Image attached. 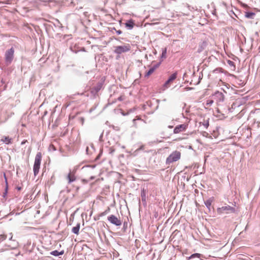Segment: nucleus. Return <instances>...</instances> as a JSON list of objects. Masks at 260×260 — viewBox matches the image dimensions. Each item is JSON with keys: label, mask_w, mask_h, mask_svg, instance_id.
<instances>
[{"label": "nucleus", "mask_w": 260, "mask_h": 260, "mask_svg": "<svg viewBox=\"0 0 260 260\" xmlns=\"http://www.w3.org/2000/svg\"><path fill=\"white\" fill-rule=\"evenodd\" d=\"M160 64V62L157 63V64L154 65L153 67H152V68H155V70L159 66Z\"/></svg>", "instance_id": "nucleus-29"}, {"label": "nucleus", "mask_w": 260, "mask_h": 260, "mask_svg": "<svg viewBox=\"0 0 260 260\" xmlns=\"http://www.w3.org/2000/svg\"><path fill=\"white\" fill-rule=\"evenodd\" d=\"M36 3L38 5H42L44 6H50V4L51 3H55V1L54 0H47V1H44V0H36L35 1Z\"/></svg>", "instance_id": "nucleus-8"}, {"label": "nucleus", "mask_w": 260, "mask_h": 260, "mask_svg": "<svg viewBox=\"0 0 260 260\" xmlns=\"http://www.w3.org/2000/svg\"><path fill=\"white\" fill-rule=\"evenodd\" d=\"M80 228V223H78L76 226H74L72 229V232L76 235L79 234V231Z\"/></svg>", "instance_id": "nucleus-15"}, {"label": "nucleus", "mask_w": 260, "mask_h": 260, "mask_svg": "<svg viewBox=\"0 0 260 260\" xmlns=\"http://www.w3.org/2000/svg\"><path fill=\"white\" fill-rule=\"evenodd\" d=\"M208 135V134L207 132H204L203 134V136L206 137Z\"/></svg>", "instance_id": "nucleus-34"}, {"label": "nucleus", "mask_w": 260, "mask_h": 260, "mask_svg": "<svg viewBox=\"0 0 260 260\" xmlns=\"http://www.w3.org/2000/svg\"><path fill=\"white\" fill-rule=\"evenodd\" d=\"M11 139L9 137L4 136L1 139V141L5 143L6 144H9L11 143Z\"/></svg>", "instance_id": "nucleus-17"}, {"label": "nucleus", "mask_w": 260, "mask_h": 260, "mask_svg": "<svg viewBox=\"0 0 260 260\" xmlns=\"http://www.w3.org/2000/svg\"><path fill=\"white\" fill-rule=\"evenodd\" d=\"M144 148V145H141L139 148H138L136 150V151H140V150H143Z\"/></svg>", "instance_id": "nucleus-27"}, {"label": "nucleus", "mask_w": 260, "mask_h": 260, "mask_svg": "<svg viewBox=\"0 0 260 260\" xmlns=\"http://www.w3.org/2000/svg\"><path fill=\"white\" fill-rule=\"evenodd\" d=\"M202 256V254L198 253H193L191 254L190 256L187 257L188 260L194 258H200Z\"/></svg>", "instance_id": "nucleus-19"}, {"label": "nucleus", "mask_w": 260, "mask_h": 260, "mask_svg": "<svg viewBox=\"0 0 260 260\" xmlns=\"http://www.w3.org/2000/svg\"><path fill=\"white\" fill-rule=\"evenodd\" d=\"M135 22L133 19H129L126 21L125 23L126 27H127L128 29H132L135 26Z\"/></svg>", "instance_id": "nucleus-10"}, {"label": "nucleus", "mask_w": 260, "mask_h": 260, "mask_svg": "<svg viewBox=\"0 0 260 260\" xmlns=\"http://www.w3.org/2000/svg\"><path fill=\"white\" fill-rule=\"evenodd\" d=\"M177 73L172 74L165 83L164 86L168 87V85L169 84V83L174 81L177 78Z\"/></svg>", "instance_id": "nucleus-9"}, {"label": "nucleus", "mask_w": 260, "mask_h": 260, "mask_svg": "<svg viewBox=\"0 0 260 260\" xmlns=\"http://www.w3.org/2000/svg\"><path fill=\"white\" fill-rule=\"evenodd\" d=\"M173 126H172V125H169V126H168V128H173Z\"/></svg>", "instance_id": "nucleus-41"}, {"label": "nucleus", "mask_w": 260, "mask_h": 260, "mask_svg": "<svg viewBox=\"0 0 260 260\" xmlns=\"http://www.w3.org/2000/svg\"><path fill=\"white\" fill-rule=\"evenodd\" d=\"M213 201V198H209L205 202V204L206 206L207 207V208H208L209 211H210V210H211L210 207H211V204H212Z\"/></svg>", "instance_id": "nucleus-13"}, {"label": "nucleus", "mask_w": 260, "mask_h": 260, "mask_svg": "<svg viewBox=\"0 0 260 260\" xmlns=\"http://www.w3.org/2000/svg\"><path fill=\"white\" fill-rule=\"evenodd\" d=\"M181 157V153L179 151H175L173 152L166 159V164L170 165L174 162L178 160Z\"/></svg>", "instance_id": "nucleus-3"}, {"label": "nucleus", "mask_w": 260, "mask_h": 260, "mask_svg": "<svg viewBox=\"0 0 260 260\" xmlns=\"http://www.w3.org/2000/svg\"><path fill=\"white\" fill-rule=\"evenodd\" d=\"M16 188H17V189L18 190H21L22 189V188H21V187H19V186H17V187H16Z\"/></svg>", "instance_id": "nucleus-38"}, {"label": "nucleus", "mask_w": 260, "mask_h": 260, "mask_svg": "<svg viewBox=\"0 0 260 260\" xmlns=\"http://www.w3.org/2000/svg\"><path fill=\"white\" fill-rule=\"evenodd\" d=\"M254 124L256 125L257 128L260 127V121H256V120H254Z\"/></svg>", "instance_id": "nucleus-25"}, {"label": "nucleus", "mask_w": 260, "mask_h": 260, "mask_svg": "<svg viewBox=\"0 0 260 260\" xmlns=\"http://www.w3.org/2000/svg\"><path fill=\"white\" fill-rule=\"evenodd\" d=\"M217 71H219L220 72H222V68H217L214 70V72H216Z\"/></svg>", "instance_id": "nucleus-28"}, {"label": "nucleus", "mask_w": 260, "mask_h": 260, "mask_svg": "<svg viewBox=\"0 0 260 260\" xmlns=\"http://www.w3.org/2000/svg\"><path fill=\"white\" fill-rule=\"evenodd\" d=\"M41 160L42 153L40 152H38L35 156V162L33 167V171L35 176H36L39 173Z\"/></svg>", "instance_id": "nucleus-1"}, {"label": "nucleus", "mask_w": 260, "mask_h": 260, "mask_svg": "<svg viewBox=\"0 0 260 260\" xmlns=\"http://www.w3.org/2000/svg\"><path fill=\"white\" fill-rule=\"evenodd\" d=\"M203 125L204 126V127L206 128H207L208 126H209V122L208 121H204L203 123Z\"/></svg>", "instance_id": "nucleus-26"}, {"label": "nucleus", "mask_w": 260, "mask_h": 260, "mask_svg": "<svg viewBox=\"0 0 260 260\" xmlns=\"http://www.w3.org/2000/svg\"><path fill=\"white\" fill-rule=\"evenodd\" d=\"M118 100L120 101H122V97L121 96L119 97L118 98Z\"/></svg>", "instance_id": "nucleus-39"}, {"label": "nucleus", "mask_w": 260, "mask_h": 260, "mask_svg": "<svg viewBox=\"0 0 260 260\" xmlns=\"http://www.w3.org/2000/svg\"><path fill=\"white\" fill-rule=\"evenodd\" d=\"M10 235H11V237H10V240H12V237H13V236H12V233H11V234H10Z\"/></svg>", "instance_id": "nucleus-42"}, {"label": "nucleus", "mask_w": 260, "mask_h": 260, "mask_svg": "<svg viewBox=\"0 0 260 260\" xmlns=\"http://www.w3.org/2000/svg\"><path fill=\"white\" fill-rule=\"evenodd\" d=\"M26 142H27V140H23V141L21 142V144L22 145H24V144Z\"/></svg>", "instance_id": "nucleus-35"}, {"label": "nucleus", "mask_w": 260, "mask_h": 260, "mask_svg": "<svg viewBox=\"0 0 260 260\" xmlns=\"http://www.w3.org/2000/svg\"><path fill=\"white\" fill-rule=\"evenodd\" d=\"M141 200L143 203L145 204H146V191L144 188H143L141 192Z\"/></svg>", "instance_id": "nucleus-11"}, {"label": "nucleus", "mask_w": 260, "mask_h": 260, "mask_svg": "<svg viewBox=\"0 0 260 260\" xmlns=\"http://www.w3.org/2000/svg\"><path fill=\"white\" fill-rule=\"evenodd\" d=\"M155 71V68H151L145 74V77L149 76L151 74H152Z\"/></svg>", "instance_id": "nucleus-21"}, {"label": "nucleus", "mask_w": 260, "mask_h": 260, "mask_svg": "<svg viewBox=\"0 0 260 260\" xmlns=\"http://www.w3.org/2000/svg\"><path fill=\"white\" fill-rule=\"evenodd\" d=\"M235 209L229 205L222 206V207L218 208L217 209V212L219 214L231 213L235 212Z\"/></svg>", "instance_id": "nucleus-5"}, {"label": "nucleus", "mask_w": 260, "mask_h": 260, "mask_svg": "<svg viewBox=\"0 0 260 260\" xmlns=\"http://www.w3.org/2000/svg\"><path fill=\"white\" fill-rule=\"evenodd\" d=\"M108 220L112 224L116 226H120L121 225L122 222L120 219L118 218L114 215H110L107 218Z\"/></svg>", "instance_id": "nucleus-6"}, {"label": "nucleus", "mask_w": 260, "mask_h": 260, "mask_svg": "<svg viewBox=\"0 0 260 260\" xmlns=\"http://www.w3.org/2000/svg\"><path fill=\"white\" fill-rule=\"evenodd\" d=\"M121 113H122V114L123 116H126V115H127L128 114V112H127V113H124V112H122Z\"/></svg>", "instance_id": "nucleus-37"}, {"label": "nucleus", "mask_w": 260, "mask_h": 260, "mask_svg": "<svg viewBox=\"0 0 260 260\" xmlns=\"http://www.w3.org/2000/svg\"><path fill=\"white\" fill-rule=\"evenodd\" d=\"M136 119H134L133 120L134 126L136 127Z\"/></svg>", "instance_id": "nucleus-33"}, {"label": "nucleus", "mask_w": 260, "mask_h": 260, "mask_svg": "<svg viewBox=\"0 0 260 260\" xmlns=\"http://www.w3.org/2000/svg\"><path fill=\"white\" fill-rule=\"evenodd\" d=\"M258 50H259V51L260 52V46H259V47H258Z\"/></svg>", "instance_id": "nucleus-46"}, {"label": "nucleus", "mask_w": 260, "mask_h": 260, "mask_svg": "<svg viewBox=\"0 0 260 260\" xmlns=\"http://www.w3.org/2000/svg\"><path fill=\"white\" fill-rule=\"evenodd\" d=\"M133 111H134V109H131L128 110V113L129 114V113L133 112Z\"/></svg>", "instance_id": "nucleus-36"}, {"label": "nucleus", "mask_w": 260, "mask_h": 260, "mask_svg": "<svg viewBox=\"0 0 260 260\" xmlns=\"http://www.w3.org/2000/svg\"><path fill=\"white\" fill-rule=\"evenodd\" d=\"M64 253V250L58 251L57 250H54L50 252V254L55 256H58L60 255H62Z\"/></svg>", "instance_id": "nucleus-16"}, {"label": "nucleus", "mask_w": 260, "mask_h": 260, "mask_svg": "<svg viewBox=\"0 0 260 260\" xmlns=\"http://www.w3.org/2000/svg\"><path fill=\"white\" fill-rule=\"evenodd\" d=\"M71 4H73V5H74V2H73V1H72V2H71Z\"/></svg>", "instance_id": "nucleus-44"}, {"label": "nucleus", "mask_w": 260, "mask_h": 260, "mask_svg": "<svg viewBox=\"0 0 260 260\" xmlns=\"http://www.w3.org/2000/svg\"><path fill=\"white\" fill-rule=\"evenodd\" d=\"M131 46L129 44H126L123 46H117L115 47L114 52L117 54H120L122 53L126 52L131 50Z\"/></svg>", "instance_id": "nucleus-4"}, {"label": "nucleus", "mask_w": 260, "mask_h": 260, "mask_svg": "<svg viewBox=\"0 0 260 260\" xmlns=\"http://www.w3.org/2000/svg\"><path fill=\"white\" fill-rule=\"evenodd\" d=\"M137 119H138V120H141V118H140V117H138V116H137Z\"/></svg>", "instance_id": "nucleus-43"}, {"label": "nucleus", "mask_w": 260, "mask_h": 260, "mask_svg": "<svg viewBox=\"0 0 260 260\" xmlns=\"http://www.w3.org/2000/svg\"><path fill=\"white\" fill-rule=\"evenodd\" d=\"M213 101L210 102V103H212Z\"/></svg>", "instance_id": "nucleus-47"}, {"label": "nucleus", "mask_w": 260, "mask_h": 260, "mask_svg": "<svg viewBox=\"0 0 260 260\" xmlns=\"http://www.w3.org/2000/svg\"><path fill=\"white\" fill-rule=\"evenodd\" d=\"M228 63H229V64L230 66H234V62H233V61H231V60H229V61H228Z\"/></svg>", "instance_id": "nucleus-32"}, {"label": "nucleus", "mask_w": 260, "mask_h": 260, "mask_svg": "<svg viewBox=\"0 0 260 260\" xmlns=\"http://www.w3.org/2000/svg\"><path fill=\"white\" fill-rule=\"evenodd\" d=\"M109 210H110V209H109V208H108V210H107L105 211L104 212H103L101 214V215H105L107 214V213L108 212V211H109Z\"/></svg>", "instance_id": "nucleus-31"}, {"label": "nucleus", "mask_w": 260, "mask_h": 260, "mask_svg": "<svg viewBox=\"0 0 260 260\" xmlns=\"http://www.w3.org/2000/svg\"><path fill=\"white\" fill-rule=\"evenodd\" d=\"M49 147H50H50H53V150H55V148L54 146L53 145H50V146H49Z\"/></svg>", "instance_id": "nucleus-40"}, {"label": "nucleus", "mask_w": 260, "mask_h": 260, "mask_svg": "<svg viewBox=\"0 0 260 260\" xmlns=\"http://www.w3.org/2000/svg\"><path fill=\"white\" fill-rule=\"evenodd\" d=\"M188 124H181L177 125L174 129L173 133L174 134H179L181 132H185L187 128Z\"/></svg>", "instance_id": "nucleus-7"}, {"label": "nucleus", "mask_w": 260, "mask_h": 260, "mask_svg": "<svg viewBox=\"0 0 260 260\" xmlns=\"http://www.w3.org/2000/svg\"><path fill=\"white\" fill-rule=\"evenodd\" d=\"M102 84L98 83L96 86H95L92 89V92H94L95 93H98L102 88Z\"/></svg>", "instance_id": "nucleus-12"}, {"label": "nucleus", "mask_w": 260, "mask_h": 260, "mask_svg": "<svg viewBox=\"0 0 260 260\" xmlns=\"http://www.w3.org/2000/svg\"><path fill=\"white\" fill-rule=\"evenodd\" d=\"M255 14L251 12H247L245 13V17L247 18L253 19Z\"/></svg>", "instance_id": "nucleus-18"}, {"label": "nucleus", "mask_w": 260, "mask_h": 260, "mask_svg": "<svg viewBox=\"0 0 260 260\" xmlns=\"http://www.w3.org/2000/svg\"><path fill=\"white\" fill-rule=\"evenodd\" d=\"M113 29L116 31V33L118 35H120L122 34V31L121 30H117L115 28H113Z\"/></svg>", "instance_id": "nucleus-30"}, {"label": "nucleus", "mask_w": 260, "mask_h": 260, "mask_svg": "<svg viewBox=\"0 0 260 260\" xmlns=\"http://www.w3.org/2000/svg\"><path fill=\"white\" fill-rule=\"evenodd\" d=\"M7 238V236L6 235H0V241H4Z\"/></svg>", "instance_id": "nucleus-24"}, {"label": "nucleus", "mask_w": 260, "mask_h": 260, "mask_svg": "<svg viewBox=\"0 0 260 260\" xmlns=\"http://www.w3.org/2000/svg\"><path fill=\"white\" fill-rule=\"evenodd\" d=\"M4 177H5V182L6 184V189H5V192L4 193V196L6 195L7 193V190H8V182H7V179L6 178L5 174H4Z\"/></svg>", "instance_id": "nucleus-23"}, {"label": "nucleus", "mask_w": 260, "mask_h": 260, "mask_svg": "<svg viewBox=\"0 0 260 260\" xmlns=\"http://www.w3.org/2000/svg\"><path fill=\"white\" fill-rule=\"evenodd\" d=\"M14 57V49L11 47L10 49L6 50L5 54V61L7 65L10 64Z\"/></svg>", "instance_id": "nucleus-2"}, {"label": "nucleus", "mask_w": 260, "mask_h": 260, "mask_svg": "<svg viewBox=\"0 0 260 260\" xmlns=\"http://www.w3.org/2000/svg\"><path fill=\"white\" fill-rule=\"evenodd\" d=\"M67 178L68 179V183H71L76 180V177L74 174L70 172L68 175Z\"/></svg>", "instance_id": "nucleus-14"}, {"label": "nucleus", "mask_w": 260, "mask_h": 260, "mask_svg": "<svg viewBox=\"0 0 260 260\" xmlns=\"http://www.w3.org/2000/svg\"><path fill=\"white\" fill-rule=\"evenodd\" d=\"M220 94L222 96H223V94L221 92H220Z\"/></svg>", "instance_id": "nucleus-45"}, {"label": "nucleus", "mask_w": 260, "mask_h": 260, "mask_svg": "<svg viewBox=\"0 0 260 260\" xmlns=\"http://www.w3.org/2000/svg\"><path fill=\"white\" fill-rule=\"evenodd\" d=\"M166 54H167V48H165L162 49L161 58H166Z\"/></svg>", "instance_id": "nucleus-22"}, {"label": "nucleus", "mask_w": 260, "mask_h": 260, "mask_svg": "<svg viewBox=\"0 0 260 260\" xmlns=\"http://www.w3.org/2000/svg\"><path fill=\"white\" fill-rule=\"evenodd\" d=\"M9 246L11 249H15L18 246V243L15 240H13V244L12 245H9Z\"/></svg>", "instance_id": "nucleus-20"}]
</instances>
